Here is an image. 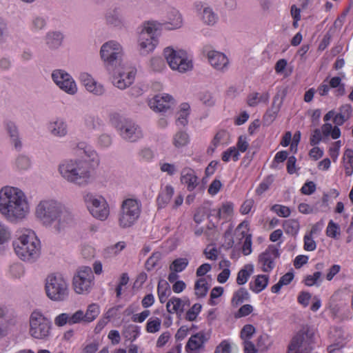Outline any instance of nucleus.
I'll list each match as a JSON object with an SVG mask.
<instances>
[{
  "instance_id": "53",
  "label": "nucleus",
  "mask_w": 353,
  "mask_h": 353,
  "mask_svg": "<svg viewBox=\"0 0 353 353\" xmlns=\"http://www.w3.org/2000/svg\"><path fill=\"white\" fill-rule=\"evenodd\" d=\"M253 311V307L250 304H245L241 306L239 310L235 313L234 317L239 319L243 316H246L251 314Z\"/></svg>"
},
{
  "instance_id": "40",
  "label": "nucleus",
  "mask_w": 353,
  "mask_h": 353,
  "mask_svg": "<svg viewBox=\"0 0 353 353\" xmlns=\"http://www.w3.org/2000/svg\"><path fill=\"white\" fill-rule=\"evenodd\" d=\"M283 227L287 234L295 235L299 230V223L295 219H288L283 222Z\"/></svg>"
},
{
  "instance_id": "1",
  "label": "nucleus",
  "mask_w": 353,
  "mask_h": 353,
  "mask_svg": "<svg viewBox=\"0 0 353 353\" xmlns=\"http://www.w3.org/2000/svg\"><path fill=\"white\" fill-rule=\"evenodd\" d=\"M28 210L24 194L18 188L6 186L0 190V212L10 221L25 217Z\"/></svg>"
},
{
  "instance_id": "12",
  "label": "nucleus",
  "mask_w": 353,
  "mask_h": 353,
  "mask_svg": "<svg viewBox=\"0 0 353 353\" xmlns=\"http://www.w3.org/2000/svg\"><path fill=\"white\" fill-rule=\"evenodd\" d=\"M164 56L172 70L185 72L192 68V61L188 60L185 50L176 51L168 47L164 50Z\"/></svg>"
},
{
  "instance_id": "51",
  "label": "nucleus",
  "mask_w": 353,
  "mask_h": 353,
  "mask_svg": "<svg viewBox=\"0 0 353 353\" xmlns=\"http://www.w3.org/2000/svg\"><path fill=\"white\" fill-rule=\"evenodd\" d=\"M255 331V327L252 325H245L241 331V338L244 341L245 339L250 340L252 335L254 334Z\"/></svg>"
},
{
  "instance_id": "38",
  "label": "nucleus",
  "mask_w": 353,
  "mask_h": 353,
  "mask_svg": "<svg viewBox=\"0 0 353 353\" xmlns=\"http://www.w3.org/2000/svg\"><path fill=\"white\" fill-rule=\"evenodd\" d=\"M161 25V23L154 21L145 22L140 33H145V37L148 38L154 37V32L159 29Z\"/></svg>"
},
{
  "instance_id": "15",
  "label": "nucleus",
  "mask_w": 353,
  "mask_h": 353,
  "mask_svg": "<svg viewBox=\"0 0 353 353\" xmlns=\"http://www.w3.org/2000/svg\"><path fill=\"white\" fill-rule=\"evenodd\" d=\"M113 73L112 83L121 90L130 86L134 80L135 72L133 70L123 71L115 68Z\"/></svg>"
},
{
  "instance_id": "39",
  "label": "nucleus",
  "mask_w": 353,
  "mask_h": 353,
  "mask_svg": "<svg viewBox=\"0 0 353 353\" xmlns=\"http://www.w3.org/2000/svg\"><path fill=\"white\" fill-rule=\"evenodd\" d=\"M195 294L199 297H204L206 296L208 287V283L204 278L198 279L194 285Z\"/></svg>"
},
{
  "instance_id": "11",
  "label": "nucleus",
  "mask_w": 353,
  "mask_h": 353,
  "mask_svg": "<svg viewBox=\"0 0 353 353\" xmlns=\"http://www.w3.org/2000/svg\"><path fill=\"white\" fill-rule=\"evenodd\" d=\"M83 201L90 214L96 219L105 220L109 214V205L102 196H97L90 192L83 194Z\"/></svg>"
},
{
  "instance_id": "62",
  "label": "nucleus",
  "mask_w": 353,
  "mask_h": 353,
  "mask_svg": "<svg viewBox=\"0 0 353 353\" xmlns=\"http://www.w3.org/2000/svg\"><path fill=\"white\" fill-rule=\"evenodd\" d=\"M339 229V226L336 223H334L332 220H331L327 225L326 234L328 236L332 238H336L337 234V230Z\"/></svg>"
},
{
  "instance_id": "56",
  "label": "nucleus",
  "mask_w": 353,
  "mask_h": 353,
  "mask_svg": "<svg viewBox=\"0 0 353 353\" xmlns=\"http://www.w3.org/2000/svg\"><path fill=\"white\" fill-rule=\"evenodd\" d=\"M164 285H165V288L162 290L163 285L161 284V281L159 282L158 284V294L159 301L161 303L165 302V299L167 297V291H169V284L168 282L165 281Z\"/></svg>"
},
{
  "instance_id": "34",
  "label": "nucleus",
  "mask_w": 353,
  "mask_h": 353,
  "mask_svg": "<svg viewBox=\"0 0 353 353\" xmlns=\"http://www.w3.org/2000/svg\"><path fill=\"white\" fill-rule=\"evenodd\" d=\"M254 270V267L251 264H248L244 266L243 269H241L238 274L236 278V283L239 285H243L247 283L249 277L252 274Z\"/></svg>"
},
{
  "instance_id": "31",
  "label": "nucleus",
  "mask_w": 353,
  "mask_h": 353,
  "mask_svg": "<svg viewBox=\"0 0 353 353\" xmlns=\"http://www.w3.org/2000/svg\"><path fill=\"white\" fill-rule=\"evenodd\" d=\"M49 130L50 132L57 137H63L67 134V125L61 121H57L50 123L49 125Z\"/></svg>"
},
{
  "instance_id": "8",
  "label": "nucleus",
  "mask_w": 353,
  "mask_h": 353,
  "mask_svg": "<svg viewBox=\"0 0 353 353\" xmlns=\"http://www.w3.org/2000/svg\"><path fill=\"white\" fill-rule=\"evenodd\" d=\"M314 343V332L307 326H303L292 339L288 353H310Z\"/></svg>"
},
{
  "instance_id": "14",
  "label": "nucleus",
  "mask_w": 353,
  "mask_h": 353,
  "mask_svg": "<svg viewBox=\"0 0 353 353\" xmlns=\"http://www.w3.org/2000/svg\"><path fill=\"white\" fill-rule=\"evenodd\" d=\"M52 78L54 83L65 92L74 94L77 92L75 82L70 75L64 70H54L52 74Z\"/></svg>"
},
{
  "instance_id": "29",
  "label": "nucleus",
  "mask_w": 353,
  "mask_h": 353,
  "mask_svg": "<svg viewBox=\"0 0 353 353\" xmlns=\"http://www.w3.org/2000/svg\"><path fill=\"white\" fill-rule=\"evenodd\" d=\"M63 39V35L60 32H49L45 37L46 44L51 50L59 48L62 44Z\"/></svg>"
},
{
  "instance_id": "44",
  "label": "nucleus",
  "mask_w": 353,
  "mask_h": 353,
  "mask_svg": "<svg viewBox=\"0 0 353 353\" xmlns=\"http://www.w3.org/2000/svg\"><path fill=\"white\" fill-rule=\"evenodd\" d=\"M336 335L338 336V339H336L333 343L327 347V351L329 353H332L336 350H340L344 346V339L341 336V330H335Z\"/></svg>"
},
{
  "instance_id": "28",
  "label": "nucleus",
  "mask_w": 353,
  "mask_h": 353,
  "mask_svg": "<svg viewBox=\"0 0 353 353\" xmlns=\"http://www.w3.org/2000/svg\"><path fill=\"white\" fill-rule=\"evenodd\" d=\"M6 131L10 137L12 143L14 148L20 150L22 148V143L19 138V130L14 123L8 121L6 123Z\"/></svg>"
},
{
  "instance_id": "57",
  "label": "nucleus",
  "mask_w": 353,
  "mask_h": 353,
  "mask_svg": "<svg viewBox=\"0 0 353 353\" xmlns=\"http://www.w3.org/2000/svg\"><path fill=\"white\" fill-rule=\"evenodd\" d=\"M77 150L79 151V154H85L88 157H92L94 155V151L84 142H81L77 144Z\"/></svg>"
},
{
  "instance_id": "26",
  "label": "nucleus",
  "mask_w": 353,
  "mask_h": 353,
  "mask_svg": "<svg viewBox=\"0 0 353 353\" xmlns=\"http://www.w3.org/2000/svg\"><path fill=\"white\" fill-rule=\"evenodd\" d=\"M92 284V280L88 278L81 277V276L74 275L73 277L72 285L74 291L77 294H82L88 292Z\"/></svg>"
},
{
  "instance_id": "21",
  "label": "nucleus",
  "mask_w": 353,
  "mask_h": 353,
  "mask_svg": "<svg viewBox=\"0 0 353 353\" xmlns=\"http://www.w3.org/2000/svg\"><path fill=\"white\" fill-rule=\"evenodd\" d=\"M105 23L108 26L113 27H122L124 24V20L121 15V9L115 7L109 9L105 14Z\"/></svg>"
},
{
  "instance_id": "54",
  "label": "nucleus",
  "mask_w": 353,
  "mask_h": 353,
  "mask_svg": "<svg viewBox=\"0 0 353 353\" xmlns=\"http://www.w3.org/2000/svg\"><path fill=\"white\" fill-rule=\"evenodd\" d=\"M200 100L202 103L207 106H213L215 103V101L212 97V93L210 92H203L200 94Z\"/></svg>"
},
{
  "instance_id": "47",
  "label": "nucleus",
  "mask_w": 353,
  "mask_h": 353,
  "mask_svg": "<svg viewBox=\"0 0 353 353\" xmlns=\"http://www.w3.org/2000/svg\"><path fill=\"white\" fill-rule=\"evenodd\" d=\"M201 307L202 306L200 303L194 304L192 307L186 312V320L190 321L196 320L199 313L201 312Z\"/></svg>"
},
{
  "instance_id": "25",
  "label": "nucleus",
  "mask_w": 353,
  "mask_h": 353,
  "mask_svg": "<svg viewBox=\"0 0 353 353\" xmlns=\"http://www.w3.org/2000/svg\"><path fill=\"white\" fill-rule=\"evenodd\" d=\"M183 24V18L181 13L175 9L171 10L168 14V21L161 23V25L170 26L166 27L168 30H175L180 28Z\"/></svg>"
},
{
  "instance_id": "7",
  "label": "nucleus",
  "mask_w": 353,
  "mask_h": 353,
  "mask_svg": "<svg viewBox=\"0 0 353 353\" xmlns=\"http://www.w3.org/2000/svg\"><path fill=\"white\" fill-rule=\"evenodd\" d=\"M141 207V203L136 199H127L124 200L119 216V226L122 228L132 226L140 216Z\"/></svg>"
},
{
  "instance_id": "64",
  "label": "nucleus",
  "mask_w": 353,
  "mask_h": 353,
  "mask_svg": "<svg viewBox=\"0 0 353 353\" xmlns=\"http://www.w3.org/2000/svg\"><path fill=\"white\" fill-rule=\"evenodd\" d=\"M316 190V185L313 181L305 183L301 188V192L304 194L310 195Z\"/></svg>"
},
{
  "instance_id": "49",
  "label": "nucleus",
  "mask_w": 353,
  "mask_h": 353,
  "mask_svg": "<svg viewBox=\"0 0 353 353\" xmlns=\"http://www.w3.org/2000/svg\"><path fill=\"white\" fill-rule=\"evenodd\" d=\"M161 257V252H157L153 253L152 256L145 262V265L147 270L150 271L152 270L157 265V262L160 260Z\"/></svg>"
},
{
  "instance_id": "58",
  "label": "nucleus",
  "mask_w": 353,
  "mask_h": 353,
  "mask_svg": "<svg viewBox=\"0 0 353 353\" xmlns=\"http://www.w3.org/2000/svg\"><path fill=\"white\" fill-rule=\"evenodd\" d=\"M214 353H231V345L230 343L226 340L221 342L216 347Z\"/></svg>"
},
{
  "instance_id": "55",
  "label": "nucleus",
  "mask_w": 353,
  "mask_h": 353,
  "mask_svg": "<svg viewBox=\"0 0 353 353\" xmlns=\"http://www.w3.org/2000/svg\"><path fill=\"white\" fill-rule=\"evenodd\" d=\"M272 182V180L271 179V176H268L266 179H265L259 185L257 189L256 190V193L258 195H261L263 192L267 191L271 183Z\"/></svg>"
},
{
  "instance_id": "23",
  "label": "nucleus",
  "mask_w": 353,
  "mask_h": 353,
  "mask_svg": "<svg viewBox=\"0 0 353 353\" xmlns=\"http://www.w3.org/2000/svg\"><path fill=\"white\" fill-rule=\"evenodd\" d=\"M139 42L140 53L143 55H146L152 52L157 44V40L154 37H146L145 33H140Z\"/></svg>"
},
{
  "instance_id": "4",
  "label": "nucleus",
  "mask_w": 353,
  "mask_h": 353,
  "mask_svg": "<svg viewBox=\"0 0 353 353\" xmlns=\"http://www.w3.org/2000/svg\"><path fill=\"white\" fill-rule=\"evenodd\" d=\"M14 251L23 261H34L40 254V241L34 233L28 232L20 236L13 242Z\"/></svg>"
},
{
  "instance_id": "19",
  "label": "nucleus",
  "mask_w": 353,
  "mask_h": 353,
  "mask_svg": "<svg viewBox=\"0 0 353 353\" xmlns=\"http://www.w3.org/2000/svg\"><path fill=\"white\" fill-rule=\"evenodd\" d=\"M80 79L88 92L97 96L102 95L105 92L103 85L95 81L89 74H81Z\"/></svg>"
},
{
  "instance_id": "17",
  "label": "nucleus",
  "mask_w": 353,
  "mask_h": 353,
  "mask_svg": "<svg viewBox=\"0 0 353 353\" xmlns=\"http://www.w3.org/2000/svg\"><path fill=\"white\" fill-rule=\"evenodd\" d=\"M279 256V250L274 245H270L259 256V262L262 265V270L270 272L274 267V260Z\"/></svg>"
},
{
  "instance_id": "13",
  "label": "nucleus",
  "mask_w": 353,
  "mask_h": 353,
  "mask_svg": "<svg viewBox=\"0 0 353 353\" xmlns=\"http://www.w3.org/2000/svg\"><path fill=\"white\" fill-rule=\"evenodd\" d=\"M287 94V87L279 88L276 94L273 98V102L271 108L266 111L263 116V122L265 125H269L274 121Z\"/></svg>"
},
{
  "instance_id": "16",
  "label": "nucleus",
  "mask_w": 353,
  "mask_h": 353,
  "mask_svg": "<svg viewBox=\"0 0 353 353\" xmlns=\"http://www.w3.org/2000/svg\"><path fill=\"white\" fill-rule=\"evenodd\" d=\"M174 104V98L168 94H157L149 101L150 108L158 112H165Z\"/></svg>"
},
{
  "instance_id": "45",
  "label": "nucleus",
  "mask_w": 353,
  "mask_h": 353,
  "mask_svg": "<svg viewBox=\"0 0 353 353\" xmlns=\"http://www.w3.org/2000/svg\"><path fill=\"white\" fill-rule=\"evenodd\" d=\"M15 164L19 170H27L30 167L31 161L28 156L21 154L16 159Z\"/></svg>"
},
{
  "instance_id": "30",
  "label": "nucleus",
  "mask_w": 353,
  "mask_h": 353,
  "mask_svg": "<svg viewBox=\"0 0 353 353\" xmlns=\"http://www.w3.org/2000/svg\"><path fill=\"white\" fill-rule=\"evenodd\" d=\"M166 308L169 313L181 314L184 311V303H183V300L181 299L172 297L168 301Z\"/></svg>"
},
{
  "instance_id": "18",
  "label": "nucleus",
  "mask_w": 353,
  "mask_h": 353,
  "mask_svg": "<svg viewBox=\"0 0 353 353\" xmlns=\"http://www.w3.org/2000/svg\"><path fill=\"white\" fill-rule=\"evenodd\" d=\"M207 56L211 65L215 69L223 71L228 68L229 60L225 54L219 51L211 50L208 52Z\"/></svg>"
},
{
  "instance_id": "20",
  "label": "nucleus",
  "mask_w": 353,
  "mask_h": 353,
  "mask_svg": "<svg viewBox=\"0 0 353 353\" xmlns=\"http://www.w3.org/2000/svg\"><path fill=\"white\" fill-rule=\"evenodd\" d=\"M210 337V331L205 333L201 331L192 335L186 344L187 350L195 351L199 350L203 346V344L207 342Z\"/></svg>"
},
{
  "instance_id": "5",
  "label": "nucleus",
  "mask_w": 353,
  "mask_h": 353,
  "mask_svg": "<svg viewBox=\"0 0 353 353\" xmlns=\"http://www.w3.org/2000/svg\"><path fill=\"white\" fill-rule=\"evenodd\" d=\"M110 121L121 136L127 141L134 142L143 137L139 126L131 119L123 118L119 114L114 113L111 114Z\"/></svg>"
},
{
  "instance_id": "48",
  "label": "nucleus",
  "mask_w": 353,
  "mask_h": 353,
  "mask_svg": "<svg viewBox=\"0 0 353 353\" xmlns=\"http://www.w3.org/2000/svg\"><path fill=\"white\" fill-rule=\"evenodd\" d=\"M233 212V204L231 203H223L221 208L217 211L219 219L225 218V216L232 214Z\"/></svg>"
},
{
  "instance_id": "37",
  "label": "nucleus",
  "mask_w": 353,
  "mask_h": 353,
  "mask_svg": "<svg viewBox=\"0 0 353 353\" xmlns=\"http://www.w3.org/2000/svg\"><path fill=\"white\" fill-rule=\"evenodd\" d=\"M344 167L345 174L350 176L353 173V150L346 149L344 153Z\"/></svg>"
},
{
  "instance_id": "33",
  "label": "nucleus",
  "mask_w": 353,
  "mask_h": 353,
  "mask_svg": "<svg viewBox=\"0 0 353 353\" xmlns=\"http://www.w3.org/2000/svg\"><path fill=\"white\" fill-rule=\"evenodd\" d=\"M268 281L269 276L268 275H258L254 281V285H253L252 283H250V288L253 292L259 293L267 287Z\"/></svg>"
},
{
  "instance_id": "43",
  "label": "nucleus",
  "mask_w": 353,
  "mask_h": 353,
  "mask_svg": "<svg viewBox=\"0 0 353 353\" xmlns=\"http://www.w3.org/2000/svg\"><path fill=\"white\" fill-rule=\"evenodd\" d=\"M189 141V136L185 132H178L174 137L173 143L175 147L180 148L185 145Z\"/></svg>"
},
{
  "instance_id": "61",
  "label": "nucleus",
  "mask_w": 353,
  "mask_h": 353,
  "mask_svg": "<svg viewBox=\"0 0 353 353\" xmlns=\"http://www.w3.org/2000/svg\"><path fill=\"white\" fill-rule=\"evenodd\" d=\"M321 272L318 271L313 274V275H308L305 279V284L307 286L314 285L316 281L320 279Z\"/></svg>"
},
{
  "instance_id": "6",
  "label": "nucleus",
  "mask_w": 353,
  "mask_h": 353,
  "mask_svg": "<svg viewBox=\"0 0 353 353\" xmlns=\"http://www.w3.org/2000/svg\"><path fill=\"white\" fill-rule=\"evenodd\" d=\"M48 297L54 301H62L68 296V284L61 274H51L46 280Z\"/></svg>"
},
{
  "instance_id": "42",
  "label": "nucleus",
  "mask_w": 353,
  "mask_h": 353,
  "mask_svg": "<svg viewBox=\"0 0 353 353\" xmlns=\"http://www.w3.org/2000/svg\"><path fill=\"white\" fill-rule=\"evenodd\" d=\"M125 247V243L123 241H120L117 243L116 244L108 247L105 250V255L107 257H110L112 256H115L119 254L121 250H123Z\"/></svg>"
},
{
  "instance_id": "60",
  "label": "nucleus",
  "mask_w": 353,
  "mask_h": 353,
  "mask_svg": "<svg viewBox=\"0 0 353 353\" xmlns=\"http://www.w3.org/2000/svg\"><path fill=\"white\" fill-rule=\"evenodd\" d=\"M75 275L81 276V277L88 278V279L91 280H93L94 279L92 270L90 267L88 266L81 268Z\"/></svg>"
},
{
  "instance_id": "2",
  "label": "nucleus",
  "mask_w": 353,
  "mask_h": 353,
  "mask_svg": "<svg viewBox=\"0 0 353 353\" xmlns=\"http://www.w3.org/2000/svg\"><path fill=\"white\" fill-rule=\"evenodd\" d=\"M36 214L46 225L57 221L58 224L55 225L57 231L72 221V214L61 203L53 200L41 201L37 207Z\"/></svg>"
},
{
  "instance_id": "22",
  "label": "nucleus",
  "mask_w": 353,
  "mask_h": 353,
  "mask_svg": "<svg viewBox=\"0 0 353 353\" xmlns=\"http://www.w3.org/2000/svg\"><path fill=\"white\" fill-rule=\"evenodd\" d=\"M181 181L187 185V189L189 191L194 190L198 185V177L194 171L190 168H185L181 172Z\"/></svg>"
},
{
  "instance_id": "59",
  "label": "nucleus",
  "mask_w": 353,
  "mask_h": 353,
  "mask_svg": "<svg viewBox=\"0 0 353 353\" xmlns=\"http://www.w3.org/2000/svg\"><path fill=\"white\" fill-rule=\"evenodd\" d=\"M316 242L310 234L304 236V249L307 251H313L316 249Z\"/></svg>"
},
{
  "instance_id": "63",
  "label": "nucleus",
  "mask_w": 353,
  "mask_h": 353,
  "mask_svg": "<svg viewBox=\"0 0 353 353\" xmlns=\"http://www.w3.org/2000/svg\"><path fill=\"white\" fill-rule=\"evenodd\" d=\"M221 186V182L219 179H214L209 186L208 193L211 195L216 194Z\"/></svg>"
},
{
  "instance_id": "10",
  "label": "nucleus",
  "mask_w": 353,
  "mask_h": 353,
  "mask_svg": "<svg viewBox=\"0 0 353 353\" xmlns=\"http://www.w3.org/2000/svg\"><path fill=\"white\" fill-rule=\"evenodd\" d=\"M30 335L37 339H46L50 334L51 321L41 312L33 311L29 319Z\"/></svg>"
},
{
  "instance_id": "41",
  "label": "nucleus",
  "mask_w": 353,
  "mask_h": 353,
  "mask_svg": "<svg viewBox=\"0 0 353 353\" xmlns=\"http://www.w3.org/2000/svg\"><path fill=\"white\" fill-rule=\"evenodd\" d=\"M188 265V260L186 258H179L172 261L170 265V270L175 272H182Z\"/></svg>"
},
{
  "instance_id": "3",
  "label": "nucleus",
  "mask_w": 353,
  "mask_h": 353,
  "mask_svg": "<svg viewBox=\"0 0 353 353\" xmlns=\"http://www.w3.org/2000/svg\"><path fill=\"white\" fill-rule=\"evenodd\" d=\"M62 176L78 185H86L90 181L89 163L85 160H67L59 165Z\"/></svg>"
},
{
  "instance_id": "35",
  "label": "nucleus",
  "mask_w": 353,
  "mask_h": 353,
  "mask_svg": "<svg viewBox=\"0 0 353 353\" xmlns=\"http://www.w3.org/2000/svg\"><path fill=\"white\" fill-rule=\"evenodd\" d=\"M250 299V294L248 290L244 288H241L234 292L232 299V304L234 307H237L245 301Z\"/></svg>"
},
{
  "instance_id": "27",
  "label": "nucleus",
  "mask_w": 353,
  "mask_h": 353,
  "mask_svg": "<svg viewBox=\"0 0 353 353\" xmlns=\"http://www.w3.org/2000/svg\"><path fill=\"white\" fill-rule=\"evenodd\" d=\"M76 312L81 313L79 323L81 321L90 323L93 321L99 314V307L98 305L92 303L88 305L85 313L81 310H79Z\"/></svg>"
},
{
  "instance_id": "9",
  "label": "nucleus",
  "mask_w": 353,
  "mask_h": 353,
  "mask_svg": "<svg viewBox=\"0 0 353 353\" xmlns=\"http://www.w3.org/2000/svg\"><path fill=\"white\" fill-rule=\"evenodd\" d=\"M100 55L108 70H114L121 65L123 49L119 43L110 41L102 45Z\"/></svg>"
},
{
  "instance_id": "36",
  "label": "nucleus",
  "mask_w": 353,
  "mask_h": 353,
  "mask_svg": "<svg viewBox=\"0 0 353 353\" xmlns=\"http://www.w3.org/2000/svg\"><path fill=\"white\" fill-rule=\"evenodd\" d=\"M201 15L203 23L208 26L214 25L218 19L216 14L210 7H205Z\"/></svg>"
},
{
  "instance_id": "32",
  "label": "nucleus",
  "mask_w": 353,
  "mask_h": 353,
  "mask_svg": "<svg viewBox=\"0 0 353 353\" xmlns=\"http://www.w3.org/2000/svg\"><path fill=\"white\" fill-rule=\"evenodd\" d=\"M173 194L174 188L171 185L165 186L164 191L157 198L159 208H162L165 207L170 201Z\"/></svg>"
},
{
  "instance_id": "50",
  "label": "nucleus",
  "mask_w": 353,
  "mask_h": 353,
  "mask_svg": "<svg viewBox=\"0 0 353 353\" xmlns=\"http://www.w3.org/2000/svg\"><path fill=\"white\" fill-rule=\"evenodd\" d=\"M271 210L276 212L279 216L288 217L290 215V210L288 207L275 204L271 207Z\"/></svg>"
},
{
  "instance_id": "52",
  "label": "nucleus",
  "mask_w": 353,
  "mask_h": 353,
  "mask_svg": "<svg viewBox=\"0 0 353 353\" xmlns=\"http://www.w3.org/2000/svg\"><path fill=\"white\" fill-rule=\"evenodd\" d=\"M161 321L157 318L154 320H150L146 325V330L150 333H155L160 330Z\"/></svg>"
},
{
  "instance_id": "24",
  "label": "nucleus",
  "mask_w": 353,
  "mask_h": 353,
  "mask_svg": "<svg viewBox=\"0 0 353 353\" xmlns=\"http://www.w3.org/2000/svg\"><path fill=\"white\" fill-rule=\"evenodd\" d=\"M81 313L74 312L70 313H61L54 319V324L58 327L64 326L66 324L73 325L79 323V319Z\"/></svg>"
},
{
  "instance_id": "46",
  "label": "nucleus",
  "mask_w": 353,
  "mask_h": 353,
  "mask_svg": "<svg viewBox=\"0 0 353 353\" xmlns=\"http://www.w3.org/2000/svg\"><path fill=\"white\" fill-rule=\"evenodd\" d=\"M11 237L9 228L4 223L0 221V245L8 242Z\"/></svg>"
}]
</instances>
